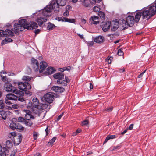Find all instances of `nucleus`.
Masks as SVG:
<instances>
[{"label":"nucleus","mask_w":156,"mask_h":156,"mask_svg":"<svg viewBox=\"0 0 156 156\" xmlns=\"http://www.w3.org/2000/svg\"><path fill=\"white\" fill-rule=\"evenodd\" d=\"M66 0H53L51 2L49 5H47L40 13L41 15L45 16L44 17H41L37 18L36 21L38 25L41 26L47 20V17L50 16V12L52 10L56 12L59 11V6H63L66 5Z\"/></svg>","instance_id":"obj_1"},{"label":"nucleus","mask_w":156,"mask_h":156,"mask_svg":"<svg viewBox=\"0 0 156 156\" xmlns=\"http://www.w3.org/2000/svg\"><path fill=\"white\" fill-rule=\"evenodd\" d=\"M19 23H15L14 25V32L16 33L19 31H22L25 29L32 30L38 27V25L35 22H31V24L29 23L26 19L20 20Z\"/></svg>","instance_id":"obj_2"},{"label":"nucleus","mask_w":156,"mask_h":156,"mask_svg":"<svg viewBox=\"0 0 156 156\" xmlns=\"http://www.w3.org/2000/svg\"><path fill=\"white\" fill-rule=\"evenodd\" d=\"M134 16L130 15L128 16L126 18V20L122 21V27L123 29H125L128 28V27L133 26L135 21Z\"/></svg>","instance_id":"obj_3"},{"label":"nucleus","mask_w":156,"mask_h":156,"mask_svg":"<svg viewBox=\"0 0 156 156\" xmlns=\"http://www.w3.org/2000/svg\"><path fill=\"white\" fill-rule=\"evenodd\" d=\"M4 87L5 90L8 92H12L15 94H22L21 91L16 89V87H13L10 83L6 82L4 85Z\"/></svg>","instance_id":"obj_4"},{"label":"nucleus","mask_w":156,"mask_h":156,"mask_svg":"<svg viewBox=\"0 0 156 156\" xmlns=\"http://www.w3.org/2000/svg\"><path fill=\"white\" fill-rule=\"evenodd\" d=\"M140 12L143 20H148L153 16L147 7L143 8Z\"/></svg>","instance_id":"obj_5"},{"label":"nucleus","mask_w":156,"mask_h":156,"mask_svg":"<svg viewBox=\"0 0 156 156\" xmlns=\"http://www.w3.org/2000/svg\"><path fill=\"white\" fill-rule=\"evenodd\" d=\"M18 87L19 89L23 91L29 90L31 88V86L28 82H19L18 83Z\"/></svg>","instance_id":"obj_6"},{"label":"nucleus","mask_w":156,"mask_h":156,"mask_svg":"<svg viewBox=\"0 0 156 156\" xmlns=\"http://www.w3.org/2000/svg\"><path fill=\"white\" fill-rule=\"evenodd\" d=\"M32 102L29 101L28 103L29 105L27 106V108L29 109H32L33 108H38L39 102L37 98H34L32 99Z\"/></svg>","instance_id":"obj_7"},{"label":"nucleus","mask_w":156,"mask_h":156,"mask_svg":"<svg viewBox=\"0 0 156 156\" xmlns=\"http://www.w3.org/2000/svg\"><path fill=\"white\" fill-rule=\"evenodd\" d=\"M17 97L12 94H8L6 95L5 99V102L7 104L10 105L12 104L10 100L16 101L17 99Z\"/></svg>","instance_id":"obj_8"},{"label":"nucleus","mask_w":156,"mask_h":156,"mask_svg":"<svg viewBox=\"0 0 156 156\" xmlns=\"http://www.w3.org/2000/svg\"><path fill=\"white\" fill-rule=\"evenodd\" d=\"M54 95L52 93H47L45 94L42 98L45 101L51 103L52 102Z\"/></svg>","instance_id":"obj_9"},{"label":"nucleus","mask_w":156,"mask_h":156,"mask_svg":"<svg viewBox=\"0 0 156 156\" xmlns=\"http://www.w3.org/2000/svg\"><path fill=\"white\" fill-rule=\"evenodd\" d=\"M55 20L59 21H61L62 22H68L72 23H74L75 22V20L74 19H69L65 17H56Z\"/></svg>","instance_id":"obj_10"},{"label":"nucleus","mask_w":156,"mask_h":156,"mask_svg":"<svg viewBox=\"0 0 156 156\" xmlns=\"http://www.w3.org/2000/svg\"><path fill=\"white\" fill-rule=\"evenodd\" d=\"M31 65L35 71H38L39 69V63L37 60L33 58L31 59Z\"/></svg>","instance_id":"obj_11"},{"label":"nucleus","mask_w":156,"mask_h":156,"mask_svg":"<svg viewBox=\"0 0 156 156\" xmlns=\"http://www.w3.org/2000/svg\"><path fill=\"white\" fill-rule=\"evenodd\" d=\"M147 8H148L152 15L153 16L155 15L156 13V0L153 3L150 5Z\"/></svg>","instance_id":"obj_12"},{"label":"nucleus","mask_w":156,"mask_h":156,"mask_svg":"<svg viewBox=\"0 0 156 156\" xmlns=\"http://www.w3.org/2000/svg\"><path fill=\"white\" fill-rule=\"evenodd\" d=\"M22 137L21 134H18L13 137V140L15 145H18L21 142Z\"/></svg>","instance_id":"obj_13"},{"label":"nucleus","mask_w":156,"mask_h":156,"mask_svg":"<svg viewBox=\"0 0 156 156\" xmlns=\"http://www.w3.org/2000/svg\"><path fill=\"white\" fill-rule=\"evenodd\" d=\"M99 19L98 16H93L90 18L89 22L91 24H97L99 23Z\"/></svg>","instance_id":"obj_14"},{"label":"nucleus","mask_w":156,"mask_h":156,"mask_svg":"<svg viewBox=\"0 0 156 156\" xmlns=\"http://www.w3.org/2000/svg\"><path fill=\"white\" fill-rule=\"evenodd\" d=\"M119 22L118 21H113L111 24V30L114 32L116 31L119 27Z\"/></svg>","instance_id":"obj_15"},{"label":"nucleus","mask_w":156,"mask_h":156,"mask_svg":"<svg viewBox=\"0 0 156 156\" xmlns=\"http://www.w3.org/2000/svg\"><path fill=\"white\" fill-rule=\"evenodd\" d=\"M48 66L47 63L44 61H42L40 64V69H38L40 73H41L45 70Z\"/></svg>","instance_id":"obj_16"},{"label":"nucleus","mask_w":156,"mask_h":156,"mask_svg":"<svg viewBox=\"0 0 156 156\" xmlns=\"http://www.w3.org/2000/svg\"><path fill=\"white\" fill-rule=\"evenodd\" d=\"M26 113L25 119V120H30L31 119H34V117L31 115V112L29 110H24Z\"/></svg>","instance_id":"obj_17"},{"label":"nucleus","mask_w":156,"mask_h":156,"mask_svg":"<svg viewBox=\"0 0 156 156\" xmlns=\"http://www.w3.org/2000/svg\"><path fill=\"white\" fill-rule=\"evenodd\" d=\"M51 89L52 90L58 93L62 92L65 91L63 88L57 86H53Z\"/></svg>","instance_id":"obj_18"},{"label":"nucleus","mask_w":156,"mask_h":156,"mask_svg":"<svg viewBox=\"0 0 156 156\" xmlns=\"http://www.w3.org/2000/svg\"><path fill=\"white\" fill-rule=\"evenodd\" d=\"M111 22L108 21L105 23H104L103 26L102 30L104 32L107 31L109 29L111 26Z\"/></svg>","instance_id":"obj_19"},{"label":"nucleus","mask_w":156,"mask_h":156,"mask_svg":"<svg viewBox=\"0 0 156 156\" xmlns=\"http://www.w3.org/2000/svg\"><path fill=\"white\" fill-rule=\"evenodd\" d=\"M104 38L103 36H99L95 37L94 40L95 42L100 44L103 43L104 41Z\"/></svg>","instance_id":"obj_20"},{"label":"nucleus","mask_w":156,"mask_h":156,"mask_svg":"<svg viewBox=\"0 0 156 156\" xmlns=\"http://www.w3.org/2000/svg\"><path fill=\"white\" fill-rule=\"evenodd\" d=\"M55 71V69H54L53 67H48L46 69L45 73L46 75H50L53 73Z\"/></svg>","instance_id":"obj_21"},{"label":"nucleus","mask_w":156,"mask_h":156,"mask_svg":"<svg viewBox=\"0 0 156 156\" xmlns=\"http://www.w3.org/2000/svg\"><path fill=\"white\" fill-rule=\"evenodd\" d=\"M64 74L62 73H58L53 75L54 78L60 80L63 78Z\"/></svg>","instance_id":"obj_22"},{"label":"nucleus","mask_w":156,"mask_h":156,"mask_svg":"<svg viewBox=\"0 0 156 156\" xmlns=\"http://www.w3.org/2000/svg\"><path fill=\"white\" fill-rule=\"evenodd\" d=\"M5 33V37H6L7 36L12 37L14 36V33L11 30L9 29H6Z\"/></svg>","instance_id":"obj_23"},{"label":"nucleus","mask_w":156,"mask_h":156,"mask_svg":"<svg viewBox=\"0 0 156 156\" xmlns=\"http://www.w3.org/2000/svg\"><path fill=\"white\" fill-rule=\"evenodd\" d=\"M21 92H22V94H21L20 95V94H16V95H15V96H16L17 99H16V101L17 99L21 102H23L25 101V100L24 98H23L22 97L24 95V93L23 92L21 91Z\"/></svg>","instance_id":"obj_24"},{"label":"nucleus","mask_w":156,"mask_h":156,"mask_svg":"<svg viewBox=\"0 0 156 156\" xmlns=\"http://www.w3.org/2000/svg\"><path fill=\"white\" fill-rule=\"evenodd\" d=\"M141 16L142 15L140 11L136 13L134 20L136 23H137L139 21Z\"/></svg>","instance_id":"obj_25"},{"label":"nucleus","mask_w":156,"mask_h":156,"mask_svg":"<svg viewBox=\"0 0 156 156\" xmlns=\"http://www.w3.org/2000/svg\"><path fill=\"white\" fill-rule=\"evenodd\" d=\"M13 144L12 142L9 140H7L6 141L5 144V147L7 148H10L12 147Z\"/></svg>","instance_id":"obj_26"},{"label":"nucleus","mask_w":156,"mask_h":156,"mask_svg":"<svg viewBox=\"0 0 156 156\" xmlns=\"http://www.w3.org/2000/svg\"><path fill=\"white\" fill-rule=\"evenodd\" d=\"M117 136L116 135H109L107 136L105 139L103 144L106 143L108 140L111 139H113L116 138Z\"/></svg>","instance_id":"obj_27"},{"label":"nucleus","mask_w":156,"mask_h":156,"mask_svg":"<svg viewBox=\"0 0 156 156\" xmlns=\"http://www.w3.org/2000/svg\"><path fill=\"white\" fill-rule=\"evenodd\" d=\"M56 27L55 25L50 22H49L48 23V25L47 27V29L49 30H51L53 29Z\"/></svg>","instance_id":"obj_28"},{"label":"nucleus","mask_w":156,"mask_h":156,"mask_svg":"<svg viewBox=\"0 0 156 156\" xmlns=\"http://www.w3.org/2000/svg\"><path fill=\"white\" fill-rule=\"evenodd\" d=\"M26 125L29 126H31L33 125V122L31 121V119L30 120H25L24 121V123Z\"/></svg>","instance_id":"obj_29"},{"label":"nucleus","mask_w":156,"mask_h":156,"mask_svg":"<svg viewBox=\"0 0 156 156\" xmlns=\"http://www.w3.org/2000/svg\"><path fill=\"white\" fill-rule=\"evenodd\" d=\"M98 15L102 19H105V14L102 11H100L98 13Z\"/></svg>","instance_id":"obj_30"},{"label":"nucleus","mask_w":156,"mask_h":156,"mask_svg":"<svg viewBox=\"0 0 156 156\" xmlns=\"http://www.w3.org/2000/svg\"><path fill=\"white\" fill-rule=\"evenodd\" d=\"M57 83L58 84L59 83L62 84L63 86H66L67 85V84L65 83V81L62 80V79L58 80H57Z\"/></svg>","instance_id":"obj_31"},{"label":"nucleus","mask_w":156,"mask_h":156,"mask_svg":"<svg viewBox=\"0 0 156 156\" xmlns=\"http://www.w3.org/2000/svg\"><path fill=\"white\" fill-rule=\"evenodd\" d=\"M17 125V123H15L12 122L10 124L9 126L12 129L14 130L16 129Z\"/></svg>","instance_id":"obj_32"},{"label":"nucleus","mask_w":156,"mask_h":156,"mask_svg":"<svg viewBox=\"0 0 156 156\" xmlns=\"http://www.w3.org/2000/svg\"><path fill=\"white\" fill-rule=\"evenodd\" d=\"M56 138V137H54L53 138L51 139L48 143V145L49 146H52V144L55 142Z\"/></svg>","instance_id":"obj_33"},{"label":"nucleus","mask_w":156,"mask_h":156,"mask_svg":"<svg viewBox=\"0 0 156 156\" xmlns=\"http://www.w3.org/2000/svg\"><path fill=\"white\" fill-rule=\"evenodd\" d=\"M16 129L19 130L20 131H23L24 129V127L21 125L17 123Z\"/></svg>","instance_id":"obj_34"},{"label":"nucleus","mask_w":156,"mask_h":156,"mask_svg":"<svg viewBox=\"0 0 156 156\" xmlns=\"http://www.w3.org/2000/svg\"><path fill=\"white\" fill-rule=\"evenodd\" d=\"M41 108L43 109H47L49 108V106L48 104H43L41 106Z\"/></svg>","instance_id":"obj_35"},{"label":"nucleus","mask_w":156,"mask_h":156,"mask_svg":"<svg viewBox=\"0 0 156 156\" xmlns=\"http://www.w3.org/2000/svg\"><path fill=\"white\" fill-rule=\"evenodd\" d=\"M22 79L24 81L28 82L30 81L31 80V78L28 76H24Z\"/></svg>","instance_id":"obj_36"},{"label":"nucleus","mask_w":156,"mask_h":156,"mask_svg":"<svg viewBox=\"0 0 156 156\" xmlns=\"http://www.w3.org/2000/svg\"><path fill=\"white\" fill-rule=\"evenodd\" d=\"M17 120L19 122H22L23 123H24L25 119L21 117H20L18 118Z\"/></svg>","instance_id":"obj_37"},{"label":"nucleus","mask_w":156,"mask_h":156,"mask_svg":"<svg viewBox=\"0 0 156 156\" xmlns=\"http://www.w3.org/2000/svg\"><path fill=\"white\" fill-rule=\"evenodd\" d=\"M100 10V9L99 7H98L97 6H94L93 8V10L95 12H99V11Z\"/></svg>","instance_id":"obj_38"},{"label":"nucleus","mask_w":156,"mask_h":156,"mask_svg":"<svg viewBox=\"0 0 156 156\" xmlns=\"http://www.w3.org/2000/svg\"><path fill=\"white\" fill-rule=\"evenodd\" d=\"M1 77L2 78V80L5 83L8 82V79L6 76H4L2 75Z\"/></svg>","instance_id":"obj_39"},{"label":"nucleus","mask_w":156,"mask_h":156,"mask_svg":"<svg viewBox=\"0 0 156 156\" xmlns=\"http://www.w3.org/2000/svg\"><path fill=\"white\" fill-rule=\"evenodd\" d=\"M89 122L87 120H85L82 122V126H86L88 125Z\"/></svg>","instance_id":"obj_40"},{"label":"nucleus","mask_w":156,"mask_h":156,"mask_svg":"<svg viewBox=\"0 0 156 156\" xmlns=\"http://www.w3.org/2000/svg\"><path fill=\"white\" fill-rule=\"evenodd\" d=\"M5 37V33L4 32V31L0 30V39H1V37Z\"/></svg>","instance_id":"obj_41"},{"label":"nucleus","mask_w":156,"mask_h":156,"mask_svg":"<svg viewBox=\"0 0 156 156\" xmlns=\"http://www.w3.org/2000/svg\"><path fill=\"white\" fill-rule=\"evenodd\" d=\"M101 0H90V2L92 4H95L96 3H99Z\"/></svg>","instance_id":"obj_42"},{"label":"nucleus","mask_w":156,"mask_h":156,"mask_svg":"<svg viewBox=\"0 0 156 156\" xmlns=\"http://www.w3.org/2000/svg\"><path fill=\"white\" fill-rule=\"evenodd\" d=\"M4 107V104L3 101L2 100H0V109H2Z\"/></svg>","instance_id":"obj_43"},{"label":"nucleus","mask_w":156,"mask_h":156,"mask_svg":"<svg viewBox=\"0 0 156 156\" xmlns=\"http://www.w3.org/2000/svg\"><path fill=\"white\" fill-rule=\"evenodd\" d=\"M123 52L122 51L121 49H119L118 50V55L119 56H122L123 55Z\"/></svg>","instance_id":"obj_44"},{"label":"nucleus","mask_w":156,"mask_h":156,"mask_svg":"<svg viewBox=\"0 0 156 156\" xmlns=\"http://www.w3.org/2000/svg\"><path fill=\"white\" fill-rule=\"evenodd\" d=\"M73 69V67L69 66L67 67H65L64 70H66L69 71L70 70L72 69Z\"/></svg>","instance_id":"obj_45"},{"label":"nucleus","mask_w":156,"mask_h":156,"mask_svg":"<svg viewBox=\"0 0 156 156\" xmlns=\"http://www.w3.org/2000/svg\"><path fill=\"white\" fill-rule=\"evenodd\" d=\"M24 91H25V94L26 95L30 96L32 95V93L29 91H27V90H24Z\"/></svg>","instance_id":"obj_46"},{"label":"nucleus","mask_w":156,"mask_h":156,"mask_svg":"<svg viewBox=\"0 0 156 156\" xmlns=\"http://www.w3.org/2000/svg\"><path fill=\"white\" fill-rule=\"evenodd\" d=\"M71 8V7L70 5L67 6L66 8V12H67L68 13H69V10L70 8Z\"/></svg>","instance_id":"obj_47"},{"label":"nucleus","mask_w":156,"mask_h":156,"mask_svg":"<svg viewBox=\"0 0 156 156\" xmlns=\"http://www.w3.org/2000/svg\"><path fill=\"white\" fill-rule=\"evenodd\" d=\"M112 59V58L111 57L109 58H107L106 60V61L108 63V64H110L111 63V60Z\"/></svg>","instance_id":"obj_48"},{"label":"nucleus","mask_w":156,"mask_h":156,"mask_svg":"<svg viewBox=\"0 0 156 156\" xmlns=\"http://www.w3.org/2000/svg\"><path fill=\"white\" fill-rule=\"evenodd\" d=\"M7 43H8L7 41H6V39L5 38L4 40L2 41L1 44L2 45H3Z\"/></svg>","instance_id":"obj_49"},{"label":"nucleus","mask_w":156,"mask_h":156,"mask_svg":"<svg viewBox=\"0 0 156 156\" xmlns=\"http://www.w3.org/2000/svg\"><path fill=\"white\" fill-rule=\"evenodd\" d=\"M94 44V42L93 41H89L88 42L87 44L88 46H92Z\"/></svg>","instance_id":"obj_50"},{"label":"nucleus","mask_w":156,"mask_h":156,"mask_svg":"<svg viewBox=\"0 0 156 156\" xmlns=\"http://www.w3.org/2000/svg\"><path fill=\"white\" fill-rule=\"evenodd\" d=\"M63 113H62L59 115L57 118L56 120L58 121L60 120L61 117L63 116Z\"/></svg>","instance_id":"obj_51"},{"label":"nucleus","mask_w":156,"mask_h":156,"mask_svg":"<svg viewBox=\"0 0 156 156\" xmlns=\"http://www.w3.org/2000/svg\"><path fill=\"white\" fill-rule=\"evenodd\" d=\"M113 109V108L112 107H107L106 109H105L106 111H107L108 112L111 111Z\"/></svg>","instance_id":"obj_52"},{"label":"nucleus","mask_w":156,"mask_h":156,"mask_svg":"<svg viewBox=\"0 0 156 156\" xmlns=\"http://www.w3.org/2000/svg\"><path fill=\"white\" fill-rule=\"evenodd\" d=\"M146 70H144V71H143L142 73H140L138 76V78H141L142 76H143V74H144V73L145 72H146Z\"/></svg>","instance_id":"obj_53"},{"label":"nucleus","mask_w":156,"mask_h":156,"mask_svg":"<svg viewBox=\"0 0 156 156\" xmlns=\"http://www.w3.org/2000/svg\"><path fill=\"white\" fill-rule=\"evenodd\" d=\"M5 38L6 39V41H7V43L12 42L13 41L10 38Z\"/></svg>","instance_id":"obj_54"},{"label":"nucleus","mask_w":156,"mask_h":156,"mask_svg":"<svg viewBox=\"0 0 156 156\" xmlns=\"http://www.w3.org/2000/svg\"><path fill=\"white\" fill-rule=\"evenodd\" d=\"M37 133H35L33 134V137L34 140H36L37 138Z\"/></svg>","instance_id":"obj_55"},{"label":"nucleus","mask_w":156,"mask_h":156,"mask_svg":"<svg viewBox=\"0 0 156 156\" xmlns=\"http://www.w3.org/2000/svg\"><path fill=\"white\" fill-rule=\"evenodd\" d=\"M133 124H131L129 127L128 128H127L128 129L131 130L133 129Z\"/></svg>","instance_id":"obj_56"},{"label":"nucleus","mask_w":156,"mask_h":156,"mask_svg":"<svg viewBox=\"0 0 156 156\" xmlns=\"http://www.w3.org/2000/svg\"><path fill=\"white\" fill-rule=\"evenodd\" d=\"M6 153L5 151H3L2 153H0V156H5Z\"/></svg>","instance_id":"obj_57"},{"label":"nucleus","mask_w":156,"mask_h":156,"mask_svg":"<svg viewBox=\"0 0 156 156\" xmlns=\"http://www.w3.org/2000/svg\"><path fill=\"white\" fill-rule=\"evenodd\" d=\"M69 13L65 11L63 13V15L65 16H69Z\"/></svg>","instance_id":"obj_58"},{"label":"nucleus","mask_w":156,"mask_h":156,"mask_svg":"<svg viewBox=\"0 0 156 156\" xmlns=\"http://www.w3.org/2000/svg\"><path fill=\"white\" fill-rule=\"evenodd\" d=\"M81 129H78L76 131V133L78 134L81 132Z\"/></svg>","instance_id":"obj_59"},{"label":"nucleus","mask_w":156,"mask_h":156,"mask_svg":"<svg viewBox=\"0 0 156 156\" xmlns=\"http://www.w3.org/2000/svg\"><path fill=\"white\" fill-rule=\"evenodd\" d=\"M45 131L46 132V135H48L49 133V130L48 129V127H47V128L46 129Z\"/></svg>","instance_id":"obj_60"},{"label":"nucleus","mask_w":156,"mask_h":156,"mask_svg":"<svg viewBox=\"0 0 156 156\" xmlns=\"http://www.w3.org/2000/svg\"><path fill=\"white\" fill-rule=\"evenodd\" d=\"M10 134L11 135V136H14V137L17 135H16V133H15V132H11L10 133Z\"/></svg>","instance_id":"obj_61"},{"label":"nucleus","mask_w":156,"mask_h":156,"mask_svg":"<svg viewBox=\"0 0 156 156\" xmlns=\"http://www.w3.org/2000/svg\"><path fill=\"white\" fill-rule=\"evenodd\" d=\"M81 21L82 23L83 24H85L86 23V20L83 19L81 20Z\"/></svg>","instance_id":"obj_62"},{"label":"nucleus","mask_w":156,"mask_h":156,"mask_svg":"<svg viewBox=\"0 0 156 156\" xmlns=\"http://www.w3.org/2000/svg\"><path fill=\"white\" fill-rule=\"evenodd\" d=\"M12 107L14 108L17 109L18 107V106L16 105H12Z\"/></svg>","instance_id":"obj_63"},{"label":"nucleus","mask_w":156,"mask_h":156,"mask_svg":"<svg viewBox=\"0 0 156 156\" xmlns=\"http://www.w3.org/2000/svg\"><path fill=\"white\" fill-rule=\"evenodd\" d=\"M128 130V129H127V128L123 132H122L121 133V134L122 135L124 134L127 132Z\"/></svg>","instance_id":"obj_64"}]
</instances>
